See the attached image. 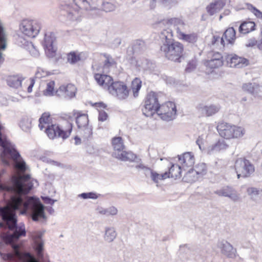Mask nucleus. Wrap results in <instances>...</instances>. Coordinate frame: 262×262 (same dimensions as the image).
Returning a JSON list of instances; mask_svg holds the SVG:
<instances>
[{
  "instance_id": "33",
  "label": "nucleus",
  "mask_w": 262,
  "mask_h": 262,
  "mask_svg": "<svg viewBox=\"0 0 262 262\" xmlns=\"http://www.w3.org/2000/svg\"><path fill=\"white\" fill-rule=\"evenodd\" d=\"M199 178L194 171L191 169L185 174L183 179L184 182L191 183L196 181Z\"/></svg>"
},
{
  "instance_id": "7",
  "label": "nucleus",
  "mask_w": 262,
  "mask_h": 262,
  "mask_svg": "<svg viewBox=\"0 0 262 262\" xmlns=\"http://www.w3.org/2000/svg\"><path fill=\"white\" fill-rule=\"evenodd\" d=\"M157 94L151 92L146 96L144 105L142 108L143 114L146 117H151L160 107Z\"/></svg>"
},
{
  "instance_id": "18",
  "label": "nucleus",
  "mask_w": 262,
  "mask_h": 262,
  "mask_svg": "<svg viewBox=\"0 0 262 262\" xmlns=\"http://www.w3.org/2000/svg\"><path fill=\"white\" fill-rule=\"evenodd\" d=\"M228 64L231 68H242L248 65L249 60L245 58L234 55L230 58Z\"/></svg>"
},
{
  "instance_id": "39",
  "label": "nucleus",
  "mask_w": 262,
  "mask_h": 262,
  "mask_svg": "<svg viewBox=\"0 0 262 262\" xmlns=\"http://www.w3.org/2000/svg\"><path fill=\"white\" fill-rule=\"evenodd\" d=\"M54 86L55 82L54 81L50 80L48 82L46 88L43 91L44 95L47 96H53L54 94Z\"/></svg>"
},
{
  "instance_id": "28",
  "label": "nucleus",
  "mask_w": 262,
  "mask_h": 262,
  "mask_svg": "<svg viewBox=\"0 0 262 262\" xmlns=\"http://www.w3.org/2000/svg\"><path fill=\"white\" fill-rule=\"evenodd\" d=\"M182 168L179 164H173L170 167L169 172H167L169 178L171 177L175 179L180 178L181 177V169Z\"/></svg>"
},
{
  "instance_id": "52",
  "label": "nucleus",
  "mask_w": 262,
  "mask_h": 262,
  "mask_svg": "<svg viewBox=\"0 0 262 262\" xmlns=\"http://www.w3.org/2000/svg\"><path fill=\"white\" fill-rule=\"evenodd\" d=\"M82 129H83V136L85 138H88L92 136V129L91 127L87 126L85 127L82 128Z\"/></svg>"
},
{
  "instance_id": "17",
  "label": "nucleus",
  "mask_w": 262,
  "mask_h": 262,
  "mask_svg": "<svg viewBox=\"0 0 262 262\" xmlns=\"http://www.w3.org/2000/svg\"><path fill=\"white\" fill-rule=\"evenodd\" d=\"M77 115L76 117V122L77 126L79 128H82L88 126L89 119L88 115L84 114H80L79 113L73 112L72 116L69 115L68 119L69 121L68 122L72 121L74 117Z\"/></svg>"
},
{
  "instance_id": "22",
  "label": "nucleus",
  "mask_w": 262,
  "mask_h": 262,
  "mask_svg": "<svg viewBox=\"0 0 262 262\" xmlns=\"http://www.w3.org/2000/svg\"><path fill=\"white\" fill-rule=\"evenodd\" d=\"M228 147V145L223 140H219L214 144L210 146L208 148V152L211 154L214 152H219L225 150Z\"/></svg>"
},
{
  "instance_id": "43",
  "label": "nucleus",
  "mask_w": 262,
  "mask_h": 262,
  "mask_svg": "<svg viewBox=\"0 0 262 262\" xmlns=\"http://www.w3.org/2000/svg\"><path fill=\"white\" fill-rule=\"evenodd\" d=\"M247 9L253 13L257 18L262 20V12L250 4H247Z\"/></svg>"
},
{
  "instance_id": "13",
  "label": "nucleus",
  "mask_w": 262,
  "mask_h": 262,
  "mask_svg": "<svg viewBox=\"0 0 262 262\" xmlns=\"http://www.w3.org/2000/svg\"><path fill=\"white\" fill-rule=\"evenodd\" d=\"M178 159L179 165L184 170L187 168L191 167L194 164V156L190 152H185L182 155L178 156Z\"/></svg>"
},
{
  "instance_id": "38",
  "label": "nucleus",
  "mask_w": 262,
  "mask_h": 262,
  "mask_svg": "<svg viewBox=\"0 0 262 262\" xmlns=\"http://www.w3.org/2000/svg\"><path fill=\"white\" fill-rule=\"evenodd\" d=\"M50 115L48 113H43L39 120V127L40 130L49 125Z\"/></svg>"
},
{
  "instance_id": "3",
  "label": "nucleus",
  "mask_w": 262,
  "mask_h": 262,
  "mask_svg": "<svg viewBox=\"0 0 262 262\" xmlns=\"http://www.w3.org/2000/svg\"><path fill=\"white\" fill-rule=\"evenodd\" d=\"M161 50L169 60L180 62L184 50L183 45L177 41L163 43Z\"/></svg>"
},
{
  "instance_id": "54",
  "label": "nucleus",
  "mask_w": 262,
  "mask_h": 262,
  "mask_svg": "<svg viewBox=\"0 0 262 262\" xmlns=\"http://www.w3.org/2000/svg\"><path fill=\"white\" fill-rule=\"evenodd\" d=\"M160 2L164 7L170 8L175 2L174 0H160Z\"/></svg>"
},
{
  "instance_id": "27",
  "label": "nucleus",
  "mask_w": 262,
  "mask_h": 262,
  "mask_svg": "<svg viewBox=\"0 0 262 262\" xmlns=\"http://www.w3.org/2000/svg\"><path fill=\"white\" fill-rule=\"evenodd\" d=\"M255 24L253 21L243 22L239 27V31L243 34H247L255 29Z\"/></svg>"
},
{
  "instance_id": "48",
  "label": "nucleus",
  "mask_w": 262,
  "mask_h": 262,
  "mask_svg": "<svg viewBox=\"0 0 262 262\" xmlns=\"http://www.w3.org/2000/svg\"><path fill=\"white\" fill-rule=\"evenodd\" d=\"M118 213V209L114 206H111L108 208H105V215L106 216H114Z\"/></svg>"
},
{
  "instance_id": "56",
  "label": "nucleus",
  "mask_w": 262,
  "mask_h": 262,
  "mask_svg": "<svg viewBox=\"0 0 262 262\" xmlns=\"http://www.w3.org/2000/svg\"><path fill=\"white\" fill-rule=\"evenodd\" d=\"M96 211L97 213L102 215H105V208L101 207V206H98L96 208Z\"/></svg>"
},
{
  "instance_id": "8",
  "label": "nucleus",
  "mask_w": 262,
  "mask_h": 262,
  "mask_svg": "<svg viewBox=\"0 0 262 262\" xmlns=\"http://www.w3.org/2000/svg\"><path fill=\"white\" fill-rule=\"evenodd\" d=\"M176 112L175 104L169 101L160 105L157 114L161 117L162 119L169 121L174 119Z\"/></svg>"
},
{
  "instance_id": "57",
  "label": "nucleus",
  "mask_w": 262,
  "mask_h": 262,
  "mask_svg": "<svg viewBox=\"0 0 262 262\" xmlns=\"http://www.w3.org/2000/svg\"><path fill=\"white\" fill-rule=\"evenodd\" d=\"M42 199L46 204H51V205H53L54 203L56 201V200L51 199L47 196L42 197Z\"/></svg>"
},
{
  "instance_id": "15",
  "label": "nucleus",
  "mask_w": 262,
  "mask_h": 262,
  "mask_svg": "<svg viewBox=\"0 0 262 262\" xmlns=\"http://www.w3.org/2000/svg\"><path fill=\"white\" fill-rule=\"evenodd\" d=\"M76 92V88L75 85L72 84H68L67 85L60 86L56 93L58 96L71 98L75 96Z\"/></svg>"
},
{
  "instance_id": "25",
  "label": "nucleus",
  "mask_w": 262,
  "mask_h": 262,
  "mask_svg": "<svg viewBox=\"0 0 262 262\" xmlns=\"http://www.w3.org/2000/svg\"><path fill=\"white\" fill-rule=\"evenodd\" d=\"M226 45L233 44L235 39V31L233 28L227 29L223 35Z\"/></svg>"
},
{
  "instance_id": "40",
  "label": "nucleus",
  "mask_w": 262,
  "mask_h": 262,
  "mask_svg": "<svg viewBox=\"0 0 262 262\" xmlns=\"http://www.w3.org/2000/svg\"><path fill=\"white\" fill-rule=\"evenodd\" d=\"M181 39H183L187 42L190 43H194L198 40L197 35L195 33L191 34H182L181 36L179 38Z\"/></svg>"
},
{
  "instance_id": "44",
  "label": "nucleus",
  "mask_w": 262,
  "mask_h": 262,
  "mask_svg": "<svg viewBox=\"0 0 262 262\" xmlns=\"http://www.w3.org/2000/svg\"><path fill=\"white\" fill-rule=\"evenodd\" d=\"M67 60L70 63L74 64L80 60L79 55L75 53H70L68 54Z\"/></svg>"
},
{
  "instance_id": "4",
  "label": "nucleus",
  "mask_w": 262,
  "mask_h": 262,
  "mask_svg": "<svg viewBox=\"0 0 262 262\" xmlns=\"http://www.w3.org/2000/svg\"><path fill=\"white\" fill-rule=\"evenodd\" d=\"M42 27L41 21L38 19H24L20 23V31L26 36L31 38L35 37Z\"/></svg>"
},
{
  "instance_id": "10",
  "label": "nucleus",
  "mask_w": 262,
  "mask_h": 262,
  "mask_svg": "<svg viewBox=\"0 0 262 262\" xmlns=\"http://www.w3.org/2000/svg\"><path fill=\"white\" fill-rule=\"evenodd\" d=\"M67 18L73 21L79 20L83 17V8L76 5H68L66 8Z\"/></svg>"
},
{
  "instance_id": "30",
  "label": "nucleus",
  "mask_w": 262,
  "mask_h": 262,
  "mask_svg": "<svg viewBox=\"0 0 262 262\" xmlns=\"http://www.w3.org/2000/svg\"><path fill=\"white\" fill-rule=\"evenodd\" d=\"M23 78L18 76H10L7 79L8 84L15 89H18L21 86Z\"/></svg>"
},
{
  "instance_id": "37",
  "label": "nucleus",
  "mask_w": 262,
  "mask_h": 262,
  "mask_svg": "<svg viewBox=\"0 0 262 262\" xmlns=\"http://www.w3.org/2000/svg\"><path fill=\"white\" fill-rule=\"evenodd\" d=\"M192 169L199 177V178L203 177L204 175L206 174L207 172L206 165L204 163L198 164Z\"/></svg>"
},
{
  "instance_id": "63",
  "label": "nucleus",
  "mask_w": 262,
  "mask_h": 262,
  "mask_svg": "<svg viewBox=\"0 0 262 262\" xmlns=\"http://www.w3.org/2000/svg\"><path fill=\"white\" fill-rule=\"evenodd\" d=\"M196 143H197V144L199 146L200 148H201L200 140V139H198L196 140Z\"/></svg>"
},
{
  "instance_id": "58",
  "label": "nucleus",
  "mask_w": 262,
  "mask_h": 262,
  "mask_svg": "<svg viewBox=\"0 0 262 262\" xmlns=\"http://www.w3.org/2000/svg\"><path fill=\"white\" fill-rule=\"evenodd\" d=\"M157 0H151L149 4L150 9H155L156 7Z\"/></svg>"
},
{
  "instance_id": "51",
  "label": "nucleus",
  "mask_w": 262,
  "mask_h": 262,
  "mask_svg": "<svg viewBox=\"0 0 262 262\" xmlns=\"http://www.w3.org/2000/svg\"><path fill=\"white\" fill-rule=\"evenodd\" d=\"M106 60L104 62V67L109 68L115 64V62L114 59L109 55L105 56Z\"/></svg>"
},
{
  "instance_id": "21",
  "label": "nucleus",
  "mask_w": 262,
  "mask_h": 262,
  "mask_svg": "<svg viewBox=\"0 0 262 262\" xmlns=\"http://www.w3.org/2000/svg\"><path fill=\"white\" fill-rule=\"evenodd\" d=\"M247 192L253 201L258 203L262 201V189L252 187L248 188Z\"/></svg>"
},
{
  "instance_id": "5",
  "label": "nucleus",
  "mask_w": 262,
  "mask_h": 262,
  "mask_svg": "<svg viewBox=\"0 0 262 262\" xmlns=\"http://www.w3.org/2000/svg\"><path fill=\"white\" fill-rule=\"evenodd\" d=\"M46 132L50 139L55 137H61L64 139L68 138L72 130V124L71 122H67L65 127H59L56 125H48L45 128Z\"/></svg>"
},
{
  "instance_id": "14",
  "label": "nucleus",
  "mask_w": 262,
  "mask_h": 262,
  "mask_svg": "<svg viewBox=\"0 0 262 262\" xmlns=\"http://www.w3.org/2000/svg\"><path fill=\"white\" fill-rule=\"evenodd\" d=\"M42 235V233L40 232H33L30 233V236L35 244V250L37 252V256L39 258H42L43 257L42 252L43 250V243L41 239Z\"/></svg>"
},
{
  "instance_id": "42",
  "label": "nucleus",
  "mask_w": 262,
  "mask_h": 262,
  "mask_svg": "<svg viewBox=\"0 0 262 262\" xmlns=\"http://www.w3.org/2000/svg\"><path fill=\"white\" fill-rule=\"evenodd\" d=\"M101 9L106 12H109L115 10V6L110 2L103 1L101 5Z\"/></svg>"
},
{
  "instance_id": "59",
  "label": "nucleus",
  "mask_w": 262,
  "mask_h": 262,
  "mask_svg": "<svg viewBox=\"0 0 262 262\" xmlns=\"http://www.w3.org/2000/svg\"><path fill=\"white\" fill-rule=\"evenodd\" d=\"M256 41L254 39H251L249 41L248 43L246 44L247 47H253L256 45Z\"/></svg>"
},
{
  "instance_id": "23",
  "label": "nucleus",
  "mask_w": 262,
  "mask_h": 262,
  "mask_svg": "<svg viewBox=\"0 0 262 262\" xmlns=\"http://www.w3.org/2000/svg\"><path fill=\"white\" fill-rule=\"evenodd\" d=\"M112 144L114 149L113 155L125 149L123 139L120 137L113 138L112 140Z\"/></svg>"
},
{
  "instance_id": "2",
  "label": "nucleus",
  "mask_w": 262,
  "mask_h": 262,
  "mask_svg": "<svg viewBox=\"0 0 262 262\" xmlns=\"http://www.w3.org/2000/svg\"><path fill=\"white\" fill-rule=\"evenodd\" d=\"M220 136L226 139H237L243 137L245 133L244 128L227 123H219L216 127Z\"/></svg>"
},
{
  "instance_id": "16",
  "label": "nucleus",
  "mask_w": 262,
  "mask_h": 262,
  "mask_svg": "<svg viewBox=\"0 0 262 262\" xmlns=\"http://www.w3.org/2000/svg\"><path fill=\"white\" fill-rule=\"evenodd\" d=\"M168 23L174 26L179 38L181 36L182 34L186 33L187 25L181 19L172 18L168 20Z\"/></svg>"
},
{
  "instance_id": "1",
  "label": "nucleus",
  "mask_w": 262,
  "mask_h": 262,
  "mask_svg": "<svg viewBox=\"0 0 262 262\" xmlns=\"http://www.w3.org/2000/svg\"><path fill=\"white\" fill-rule=\"evenodd\" d=\"M95 79L104 89H106L110 94L118 99L123 100L127 98L129 89L121 81H113L112 78L108 75L95 74Z\"/></svg>"
},
{
  "instance_id": "61",
  "label": "nucleus",
  "mask_w": 262,
  "mask_h": 262,
  "mask_svg": "<svg viewBox=\"0 0 262 262\" xmlns=\"http://www.w3.org/2000/svg\"><path fill=\"white\" fill-rule=\"evenodd\" d=\"M75 144L77 145L80 143V139L77 137H75Z\"/></svg>"
},
{
  "instance_id": "26",
  "label": "nucleus",
  "mask_w": 262,
  "mask_h": 262,
  "mask_svg": "<svg viewBox=\"0 0 262 262\" xmlns=\"http://www.w3.org/2000/svg\"><path fill=\"white\" fill-rule=\"evenodd\" d=\"M91 4L88 0H74V4L73 5H76L80 6L83 9L88 10L90 9L91 10H95L97 9L96 6L93 5L95 3V0H91Z\"/></svg>"
},
{
  "instance_id": "24",
  "label": "nucleus",
  "mask_w": 262,
  "mask_h": 262,
  "mask_svg": "<svg viewBox=\"0 0 262 262\" xmlns=\"http://www.w3.org/2000/svg\"><path fill=\"white\" fill-rule=\"evenodd\" d=\"M117 232L115 228L106 227L105 228V233L103 236L104 240L107 243H111L117 237Z\"/></svg>"
},
{
  "instance_id": "55",
  "label": "nucleus",
  "mask_w": 262,
  "mask_h": 262,
  "mask_svg": "<svg viewBox=\"0 0 262 262\" xmlns=\"http://www.w3.org/2000/svg\"><path fill=\"white\" fill-rule=\"evenodd\" d=\"M107 118V114L104 111H101L99 112L98 120L100 121H104L106 120Z\"/></svg>"
},
{
  "instance_id": "19",
  "label": "nucleus",
  "mask_w": 262,
  "mask_h": 262,
  "mask_svg": "<svg viewBox=\"0 0 262 262\" xmlns=\"http://www.w3.org/2000/svg\"><path fill=\"white\" fill-rule=\"evenodd\" d=\"M225 4L226 0H212L206 7L207 12L210 15H213L223 9Z\"/></svg>"
},
{
  "instance_id": "36",
  "label": "nucleus",
  "mask_w": 262,
  "mask_h": 262,
  "mask_svg": "<svg viewBox=\"0 0 262 262\" xmlns=\"http://www.w3.org/2000/svg\"><path fill=\"white\" fill-rule=\"evenodd\" d=\"M172 32L171 29L167 28L161 31L160 34V38L162 39H165L164 43L170 42L172 39Z\"/></svg>"
},
{
  "instance_id": "34",
  "label": "nucleus",
  "mask_w": 262,
  "mask_h": 262,
  "mask_svg": "<svg viewBox=\"0 0 262 262\" xmlns=\"http://www.w3.org/2000/svg\"><path fill=\"white\" fill-rule=\"evenodd\" d=\"M211 45L217 49H222L226 45L223 36L220 37L214 35L211 40Z\"/></svg>"
},
{
  "instance_id": "60",
  "label": "nucleus",
  "mask_w": 262,
  "mask_h": 262,
  "mask_svg": "<svg viewBox=\"0 0 262 262\" xmlns=\"http://www.w3.org/2000/svg\"><path fill=\"white\" fill-rule=\"evenodd\" d=\"M34 82H33V80H32L31 81V83L30 84V85H29V86L28 87V93H31L32 92V88L34 85Z\"/></svg>"
},
{
  "instance_id": "31",
  "label": "nucleus",
  "mask_w": 262,
  "mask_h": 262,
  "mask_svg": "<svg viewBox=\"0 0 262 262\" xmlns=\"http://www.w3.org/2000/svg\"><path fill=\"white\" fill-rule=\"evenodd\" d=\"M148 177H150L155 183H158L160 180H164L169 178V175L167 172L159 174L151 169V172H149Z\"/></svg>"
},
{
  "instance_id": "29",
  "label": "nucleus",
  "mask_w": 262,
  "mask_h": 262,
  "mask_svg": "<svg viewBox=\"0 0 262 262\" xmlns=\"http://www.w3.org/2000/svg\"><path fill=\"white\" fill-rule=\"evenodd\" d=\"M201 109L202 113L207 116H210L219 112L220 107L217 105H205L201 107Z\"/></svg>"
},
{
  "instance_id": "32",
  "label": "nucleus",
  "mask_w": 262,
  "mask_h": 262,
  "mask_svg": "<svg viewBox=\"0 0 262 262\" xmlns=\"http://www.w3.org/2000/svg\"><path fill=\"white\" fill-rule=\"evenodd\" d=\"M259 86L256 83H247L243 85V89L245 91L252 94H257L259 91Z\"/></svg>"
},
{
  "instance_id": "53",
  "label": "nucleus",
  "mask_w": 262,
  "mask_h": 262,
  "mask_svg": "<svg viewBox=\"0 0 262 262\" xmlns=\"http://www.w3.org/2000/svg\"><path fill=\"white\" fill-rule=\"evenodd\" d=\"M28 46V48L30 50V52L33 56H36L38 55L37 50L35 48L32 42L29 43Z\"/></svg>"
},
{
  "instance_id": "62",
  "label": "nucleus",
  "mask_w": 262,
  "mask_h": 262,
  "mask_svg": "<svg viewBox=\"0 0 262 262\" xmlns=\"http://www.w3.org/2000/svg\"><path fill=\"white\" fill-rule=\"evenodd\" d=\"M114 41L116 43V44H117V45H120L121 42V39H119V38H117Z\"/></svg>"
},
{
  "instance_id": "64",
  "label": "nucleus",
  "mask_w": 262,
  "mask_h": 262,
  "mask_svg": "<svg viewBox=\"0 0 262 262\" xmlns=\"http://www.w3.org/2000/svg\"><path fill=\"white\" fill-rule=\"evenodd\" d=\"M40 75V73H39V72H37L36 73V77L37 78H40L41 76L39 75Z\"/></svg>"
},
{
  "instance_id": "45",
  "label": "nucleus",
  "mask_w": 262,
  "mask_h": 262,
  "mask_svg": "<svg viewBox=\"0 0 262 262\" xmlns=\"http://www.w3.org/2000/svg\"><path fill=\"white\" fill-rule=\"evenodd\" d=\"M216 60H208L205 63V66L210 69H216L221 67L223 64V61H222V63L220 65L216 63Z\"/></svg>"
},
{
  "instance_id": "50",
  "label": "nucleus",
  "mask_w": 262,
  "mask_h": 262,
  "mask_svg": "<svg viewBox=\"0 0 262 262\" xmlns=\"http://www.w3.org/2000/svg\"><path fill=\"white\" fill-rule=\"evenodd\" d=\"M196 66V61L195 59L192 60L188 63L186 68V71L188 72H190L194 70Z\"/></svg>"
},
{
  "instance_id": "49",
  "label": "nucleus",
  "mask_w": 262,
  "mask_h": 262,
  "mask_svg": "<svg viewBox=\"0 0 262 262\" xmlns=\"http://www.w3.org/2000/svg\"><path fill=\"white\" fill-rule=\"evenodd\" d=\"M210 60H216V63H217V64H218V65H220V64H221L222 61H223V57H222V55L219 52H216V53H214Z\"/></svg>"
},
{
  "instance_id": "11",
  "label": "nucleus",
  "mask_w": 262,
  "mask_h": 262,
  "mask_svg": "<svg viewBox=\"0 0 262 262\" xmlns=\"http://www.w3.org/2000/svg\"><path fill=\"white\" fill-rule=\"evenodd\" d=\"M217 247L221 249V253L228 258H234L236 257V250L232 245L226 241H222L218 243Z\"/></svg>"
},
{
  "instance_id": "6",
  "label": "nucleus",
  "mask_w": 262,
  "mask_h": 262,
  "mask_svg": "<svg viewBox=\"0 0 262 262\" xmlns=\"http://www.w3.org/2000/svg\"><path fill=\"white\" fill-rule=\"evenodd\" d=\"M234 166L238 179L240 177H249L253 174L255 171L254 165L246 159H237Z\"/></svg>"
},
{
  "instance_id": "35",
  "label": "nucleus",
  "mask_w": 262,
  "mask_h": 262,
  "mask_svg": "<svg viewBox=\"0 0 262 262\" xmlns=\"http://www.w3.org/2000/svg\"><path fill=\"white\" fill-rule=\"evenodd\" d=\"M141 80L138 78H135L132 82L131 89L133 92V95L135 97L138 96V92L141 87Z\"/></svg>"
},
{
  "instance_id": "12",
  "label": "nucleus",
  "mask_w": 262,
  "mask_h": 262,
  "mask_svg": "<svg viewBox=\"0 0 262 262\" xmlns=\"http://www.w3.org/2000/svg\"><path fill=\"white\" fill-rule=\"evenodd\" d=\"M214 193L220 196H225L235 202L239 199V195L236 191L229 186H224L214 191Z\"/></svg>"
},
{
  "instance_id": "46",
  "label": "nucleus",
  "mask_w": 262,
  "mask_h": 262,
  "mask_svg": "<svg viewBox=\"0 0 262 262\" xmlns=\"http://www.w3.org/2000/svg\"><path fill=\"white\" fill-rule=\"evenodd\" d=\"M79 196L83 199H96L98 198L97 195L94 192L82 193L79 195Z\"/></svg>"
},
{
  "instance_id": "41",
  "label": "nucleus",
  "mask_w": 262,
  "mask_h": 262,
  "mask_svg": "<svg viewBox=\"0 0 262 262\" xmlns=\"http://www.w3.org/2000/svg\"><path fill=\"white\" fill-rule=\"evenodd\" d=\"M21 128L25 132H29L31 128V119L29 118H24L20 121L19 124Z\"/></svg>"
},
{
  "instance_id": "20",
  "label": "nucleus",
  "mask_w": 262,
  "mask_h": 262,
  "mask_svg": "<svg viewBox=\"0 0 262 262\" xmlns=\"http://www.w3.org/2000/svg\"><path fill=\"white\" fill-rule=\"evenodd\" d=\"M113 156L121 161L128 162L134 161L136 158V156L134 153L130 151H126L125 149L116 153Z\"/></svg>"
},
{
  "instance_id": "47",
  "label": "nucleus",
  "mask_w": 262,
  "mask_h": 262,
  "mask_svg": "<svg viewBox=\"0 0 262 262\" xmlns=\"http://www.w3.org/2000/svg\"><path fill=\"white\" fill-rule=\"evenodd\" d=\"M136 168L142 170L146 177H148L149 172H151V169L142 163L137 165Z\"/></svg>"
},
{
  "instance_id": "9",
  "label": "nucleus",
  "mask_w": 262,
  "mask_h": 262,
  "mask_svg": "<svg viewBox=\"0 0 262 262\" xmlns=\"http://www.w3.org/2000/svg\"><path fill=\"white\" fill-rule=\"evenodd\" d=\"M43 46L46 54L49 58H53L55 56L57 48L56 38L54 33L49 32L45 34Z\"/></svg>"
}]
</instances>
